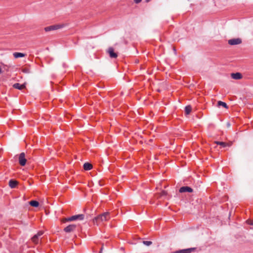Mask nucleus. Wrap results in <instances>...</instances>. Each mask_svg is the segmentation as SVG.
<instances>
[{
    "label": "nucleus",
    "instance_id": "obj_1",
    "mask_svg": "<svg viewBox=\"0 0 253 253\" xmlns=\"http://www.w3.org/2000/svg\"><path fill=\"white\" fill-rule=\"evenodd\" d=\"M84 218V215L83 214H80L77 215H74L71 217L65 218L62 219L63 222H69L74 220H83Z\"/></svg>",
    "mask_w": 253,
    "mask_h": 253
},
{
    "label": "nucleus",
    "instance_id": "obj_2",
    "mask_svg": "<svg viewBox=\"0 0 253 253\" xmlns=\"http://www.w3.org/2000/svg\"><path fill=\"white\" fill-rule=\"evenodd\" d=\"M66 24H59L51 25L49 26L46 27L44 28V30L45 32H49L51 31L58 30L61 28H64L66 26Z\"/></svg>",
    "mask_w": 253,
    "mask_h": 253
},
{
    "label": "nucleus",
    "instance_id": "obj_3",
    "mask_svg": "<svg viewBox=\"0 0 253 253\" xmlns=\"http://www.w3.org/2000/svg\"><path fill=\"white\" fill-rule=\"evenodd\" d=\"M110 218V213L109 212H104L96 216L94 220L97 221H106Z\"/></svg>",
    "mask_w": 253,
    "mask_h": 253
},
{
    "label": "nucleus",
    "instance_id": "obj_4",
    "mask_svg": "<svg viewBox=\"0 0 253 253\" xmlns=\"http://www.w3.org/2000/svg\"><path fill=\"white\" fill-rule=\"evenodd\" d=\"M18 160L19 163L21 166H24L26 165L27 159L25 158V154L24 152L20 154Z\"/></svg>",
    "mask_w": 253,
    "mask_h": 253
},
{
    "label": "nucleus",
    "instance_id": "obj_5",
    "mask_svg": "<svg viewBox=\"0 0 253 253\" xmlns=\"http://www.w3.org/2000/svg\"><path fill=\"white\" fill-rule=\"evenodd\" d=\"M109 56L111 58H116L118 57L117 53L115 52L114 49L112 47H109L107 51Z\"/></svg>",
    "mask_w": 253,
    "mask_h": 253
},
{
    "label": "nucleus",
    "instance_id": "obj_6",
    "mask_svg": "<svg viewBox=\"0 0 253 253\" xmlns=\"http://www.w3.org/2000/svg\"><path fill=\"white\" fill-rule=\"evenodd\" d=\"M196 248H191L186 249L180 250L174 252L173 253H191L192 252L196 251Z\"/></svg>",
    "mask_w": 253,
    "mask_h": 253
},
{
    "label": "nucleus",
    "instance_id": "obj_7",
    "mask_svg": "<svg viewBox=\"0 0 253 253\" xmlns=\"http://www.w3.org/2000/svg\"><path fill=\"white\" fill-rule=\"evenodd\" d=\"M228 43L230 45H237L242 43V40L240 38L232 39L228 40Z\"/></svg>",
    "mask_w": 253,
    "mask_h": 253
},
{
    "label": "nucleus",
    "instance_id": "obj_8",
    "mask_svg": "<svg viewBox=\"0 0 253 253\" xmlns=\"http://www.w3.org/2000/svg\"><path fill=\"white\" fill-rule=\"evenodd\" d=\"M77 227L75 224H70L64 229V231L66 233H70L75 230Z\"/></svg>",
    "mask_w": 253,
    "mask_h": 253
},
{
    "label": "nucleus",
    "instance_id": "obj_9",
    "mask_svg": "<svg viewBox=\"0 0 253 253\" xmlns=\"http://www.w3.org/2000/svg\"><path fill=\"white\" fill-rule=\"evenodd\" d=\"M179 192L180 193H192L193 192V189L189 186H182L179 189Z\"/></svg>",
    "mask_w": 253,
    "mask_h": 253
},
{
    "label": "nucleus",
    "instance_id": "obj_10",
    "mask_svg": "<svg viewBox=\"0 0 253 253\" xmlns=\"http://www.w3.org/2000/svg\"><path fill=\"white\" fill-rule=\"evenodd\" d=\"M43 233V231H40L37 234L35 235L32 239L33 242L35 244H38L39 243V238L41 236Z\"/></svg>",
    "mask_w": 253,
    "mask_h": 253
},
{
    "label": "nucleus",
    "instance_id": "obj_11",
    "mask_svg": "<svg viewBox=\"0 0 253 253\" xmlns=\"http://www.w3.org/2000/svg\"><path fill=\"white\" fill-rule=\"evenodd\" d=\"M231 76L232 79L235 80H240L242 78L243 76L241 73L237 72L235 73H232Z\"/></svg>",
    "mask_w": 253,
    "mask_h": 253
},
{
    "label": "nucleus",
    "instance_id": "obj_12",
    "mask_svg": "<svg viewBox=\"0 0 253 253\" xmlns=\"http://www.w3.org/2000/svg\"><path fill=\"white\" fill-rule=\"evenodd\" d=\"M13 87L14 88L18 89L19 90H22L26 87L25 84H20L19 83H15L13 85Z\"/></svg>",
    "mask_w": 253,
    "mask_h": 253
},
{
    "label": "nucleus",
    "instance_id": "obj_13",
    "mask_svg": "<svg viewBox=\"0 0 253 253\" xmlns=\"http://www.w3.org/2000/svg\"><path fill=\"white\" fill-rule=\"evenodd\" d=\"M18 184L17 181L13 179H11L9 181V186L11 188H14Z\"/></svg>",
    "mask_w": 253,
    "mask_h": 253
},
{
    "label": "nucleus",
    "instance_id": "obj_14",
    "mask_svg": "<svg viewBox=\"0 0 253 253\" xmlns=\"http://www.w3.org/2000/svg\"><path fill=\"white\" fill-rule=\"evenodd\" d=\"M83 168L85 170H89L92 169V165L89 163H85L84 164Z\"/></svg>",
    "mask_w": 253,
    "mask_h": 253
},
{
    "label": "nucleus",
    "instance_id": "obj_15",
    "mask_svg": "<svg viewBox=\"0 0 253 253\" xmlns=\"http://www.w3.org/2000/svg\"><path fill=\"white\" fill-rule=\"evenodd\" d=\"M13 55L15 58L23 57L26 56L25 54L21 52H14Z\"/></svg>",
    "mask_w": 253,
    "mask_h": 253
},
{
    "label": "nucleus",
    "instance_id": "obj_16",
    "mask_svg": "<svg viewBox=\"0 0 253 253\" xmlns=\"http://www.w3.org/2000/svg\"><path fill=\"white\" fill-rule=\"evenodd\" d=\"M215 143L217 145H221L222 147H225L226 146H230L231 144H229L228 143H227L224 142H221V141H215Z\"/></svg>",
    "mask_w": 253,
    "mask_h": 253
},
{
    "label": "nucleus",
    "instance_id": "obj_17",
    "mask_svg": "<svg viewBox=\"0 0 253 253\" xmlns=\"http://www.w3.org/2000/svg\"><path fill=\"white\" fill-rule=\"evenodd\" d=\"M29 204L33 207H38L39 206V202L35 200L31 201Z\"/></svg>",
    "mask_w": 253,
    "mask_h": 253
},
{
    "label": "nucleus",
    "instance_id": "obj_18",
    "mask_svg": "<svg viewBox=\"0 0 253 253\" xmlns=\"http://www.w3.org/2000/svg\"><path fill=\"white\" fill-rule=\"evenodd\" d=\"M192 110V107L190 105H187L185 107V113L186 115H189Z\"/></svg>",
    "mask_w": 253,
    "mask_h": 253
},
{
    "label": "nucleus",
    "instance_id": "obj_19",
    "mask_svg": "<svg viewBox=\"0 0 253 253\" xmlns=\"http://www.w3.org/2000/svg\"><path fill=\"white\" fill-rule=\"evenodd\" d=\"M217 105L218 106H222V107H223L225 108H228V106H227V104L224 102L221 101H219L217 102Z\"/></svg>",
    "mask_w": 253,
    "mask_h": 253
},
{
    "label": "nucleus",
    "instance_id": "obj_20",
    "mask_svg": "<svg viewBox=\"0 0 253 253\" xmlns=\"http://www.w3.org/2000/svg\"><path fill=\"white\" fill-rule=\"evenodd\" d=\"M143 243L146 245V246H150L152 244V242L151 241H144L143 242Z\"/></svg>",
    "mask_w": 253,
    "mask_h": 253
},
{
    "label": "nucleus",
    "instance_id": "obj_21",
    "mask_svg": "<svg viewBox=\"0 0 253 253\" xmlns=\"http://www.w3.org/2000/svg\"><path fill=\"white\" fill-rule=\"evenodd\" d=\"M22 71H23V72H24L25 73H30V69L27 68L23 69Z\"/></svg>",
    "mask_w": 253,
    "mask_h": 253
},
{
    "label": "nucleus",
    "instance_id": "obj_22",
    "mask_svg": "<svg viewBox=\"0 0 253 253\" xmlns=\"http://www.w3.org/2000/svg\"><path fill=\"white\" fill-rule=\"evenodd\" d=\"M134 2L136 3H139L142 0H133Z\"/></svg>",
    "mask_w": 253,
    "mask_h": 253
},
{
    "label": "nucleus",
    "instance_id": "obj_23",
    "mask_svg": "<svg viewBox=\"0 0 253 253\" xmlns=\"http://www.w3.org/2000/svg\"><path fill=\"white\" fill-rule=\"evenodd\" d=\"M248 223L251 225H253V220H250L249 221Z\"/></svg>",
    "mask_w": 253,
    "mask_h": 253
},
{
    "label": "nucleus",
    "instance_id": "obj_24",
    "mask_svg": "<svg viewBox=\"0 0 253 253\" xmlns=\"http://www.w3.org/2000/svg\"><path fill=\"white\" fill-rule=\"evenodd\" d=\"M167 192L166 191H163L162 192V195H166Z\"/></svg>",
    "mask_w": 253,
    "mask_h": 253
},
{
    "label": "nucleus",
    "instance_id": "obj_25",
    "mask_svg": "<svg viewBox=\"0 0 253 253\" xmlns=\"http://www.w3.org/2000/svg\"><path fill=\"white\" fill-rule=\"evenodd\" d=\"M227 126L228 127H229V126H230V123H228L227 124Z\"/></svg>",
    "mask_w": 253,
    "mask_h": 253
},
{
    "label": "nucleus",
    "instance_id": "obj_26",
    "mask_svg": "<svg viewBox=\"0 0 253 253\" xmlns=\"http://www.w3.org/2000/svg\"><path fill=\"white\" fill-rule=\"evenodd\" d=\"M150 1V0H145V1H146V2H149V1Z\"/></svg>",
    "mask_w": 253,
    "mask_h": 253
},
{
    "label": "nucleus",
    "instance_id": "obj_27",
    "mask_svg": "<svg viewBox=\"0 0 253 253\" xmlns=\"http://www.w3.org/2000/svg\"><path fill=\"white\" fill-rule=\"evenodd\" d=\"M2 73V70H1V68L0 67V73Z\"/></svg>",
    "mask_w": 253,
    "mask_h": 253
},
{
    "label": "nucleus",
    "instance_id": "obj_28",
    "mask_svg": "<svg viewBox=\"0 0 253 253\" xmlns=\"http://www.w3.org/2000/svg\"><path fill=\"white\" fill-rule=\"evenodd\" d=\"M173 50H174V51L175 52L176 51V49H175V48H174V47H173Z\"/></svg>",
    "mask_w": 253,
    "mask_h": 253
},
{
    "label": "nucleus",
    "instance_id": "obj_29",
    "mask_svg": "<svg viewBox=\"0 0 253 253\" xmlns=\"http://www.w3.org/2000/svg\"><path fill=\"white\" fill-rule=\"evenodd\" d=\"M99 253H102V251L101 250L99 252Z\"/></svg>",
    "mask_w": 253,
    "mask_h": 253
}]
</instances>
